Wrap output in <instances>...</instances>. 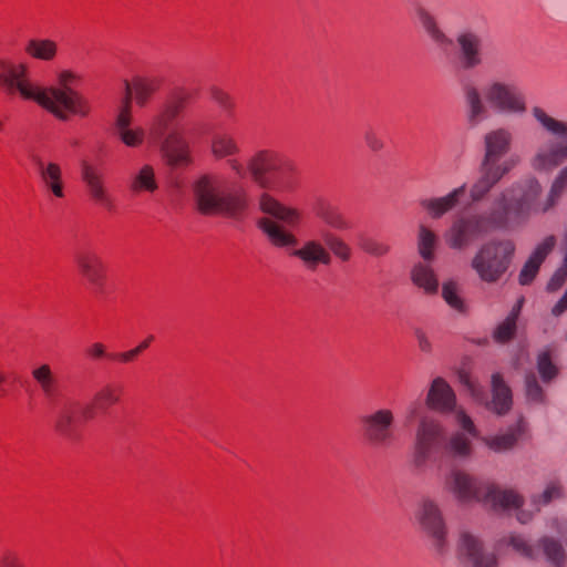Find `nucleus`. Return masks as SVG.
Here are the masks:
<instances>
[{"label": "nucleus", "mask_w": 567, "mask_h": 567, "mask_svg": "<svg viewBox=\"0 0 567 567\" xmlns=\"http://www.w3.org/2000/svg\"><path fill=\"white\" fill-rule=\"evenodd\" d=\"M210 152L216 159L227 158L228 167L238 177L244 178L249 173L262 193H285L295 187L297 167L292 161L278 152L260 150L249 157L245 167L235 157L240 153V146L235 136L227 132L214 134Z\"/></svg>", "instance_id": "f257e3e1"}, {"label": "nucleus", "mask_w": 567, "mask_h": 567, "mask_svg": "<svg viewBox=\"0 0 567 567\" xmlns=\"http://www.w3.org/2000/svg\"><path fill=\"white\" fill-rule=\"evenodd\" d=\"M258 204L259 209L271 217L261 218L258 225L274 247L289 250L290 255L299 259L310 271H315L320 265L329 266L332 262L330 251L323 241L312 238L299 246L297 236L282 225L299 226L302 220L301 210L281 204L269 193H261Z\"/></svg>", "instance_id": "f03ea898"}, {"label": "nucleus", "mask_w": 567, "mask_h": 567, "mask_svg": "<svg viewBox=\"0 0 567 567\" xmlns=\"http://www.w3.org/2000/svg\"><path fill=\"white\" fill-rule=\"evenodd\" d=\"M466 123L476 127L489 116V107L497 114L523 116L526 114L527 99L515 83L493 79L481 90L473 83L462 87Z\"/></svg>", "instance_id": "7ed1b4c3"}, {"label": "nucleus", "mask_w": 567, "mask_h": 567, "mask_svg": "<svg viewBox=\"0 0 567 567\" xmlns=\"http://www.w3.org/2000/svg\"><path fill=\"white\" fill-rule=\"evenodd\" d=\"M31 374L43 398L53 408L55 432L68 441H76L80 437L81 416L85 415L83 404L72 398L59 401V380L48 363L34 368Z\"/></svg>", "instance_id": "20e7f679"}, {"label": "nucleus", "mask_w": 567, "mask_h": 567, "mask_svg": "<svg viewBox=\"0 0 567 567\" xmlns=\"http://www.w3.org/2000/svg\"><path fill=\"white\" fill-rule=\"evenodd\" d=\"M196 208L204 215H224L231 218L240 217L248 207L247 188L235 184L221 190L217 175L203 174L192 185Z\"/></svg>", "instance_id": "39448f33"}, {"label": "nucleus", "mask_w": 567, "mask_h": 567, "mask_svg": "<svg viewBox=\"0 0 567 567\" xmlns=\"http://www.w3.org/2000/svg\"><path fill=\"white\" fill-rule=\"evenodd\" d=\"M76 80V73L62 70L58 74L59 86L41 87L32 82L33 96L30 100L62 121H66L71 114L86 116L90 112L87 101L71 89V84Z\"/></svg>", "instance_id": "423d86ee"}, {"label": "nucleus", "mask_w": 567, "mask_h": 567, "mask_svg": "<svg viewBox=\"0 0 567 567\" xmlns=\"http://www.w3.org/2000/svg\"><path fill=\"white\" fill-rule=\"evenodd\" d=\"M507 174V172H503L495 167L480 164L478 176L468 187V197L471 203L476 204L482 202ZM466 190L467 184L464 183L458 187L453 188L444 196L421 199L420 206L431 218L440 219L460 205V202Z\"/></svg>", "instance_id": "0eeeda50"}, {"label": "nucleus", "mask_w": 567, "mask_h": 567, "mask_svg": "<svg viewBox=\"0 0 567 567\" xmlns=\"http://www.w3.org/2000/svg\"><path fill=\"white\" fill-rule=\"evenodd\" d=\"M538 125L556 138L540 144L529 159L530 167L540 173H551L567 161V121L549 115L542 106L530 110Z\"/></svg>", "instance_id": "6e6552de"}, {"label": "nucleus", "mask_w": 567, "mask_h": 567, "mask_svg": "<svg viewBox=\"0 0 567 567\" xmlns=\"http://www.w3.org/2000/svg\"><path fill=\"white\" fill-rule=\"evenodd\" d=\"M540 192L539 182L535 177H527L497 193L492 199L491 207L499 217L503 227L507 228L511 221L528 216Z\"/></svg>", "instance_id": "1a4fd4ad"}, {"label": "nucleus", "mask_w": 567, "mask_h": 567, "mask_svg": "<svg viewBox=\"0 0 567 567\" xmlns=\"http://www.w3.org/2000/svg\"><path fill=\"white\" fill-rule=\"evenodd\" d=\"M495 229H504V227L489 206L482 212L468 210L457 214L443 237L451 249L464 250Z\"/></svg>", "instance_id": "9d476101"}, {"label": "nucleus", "mask_w": 567, "mask_h": 567, "mask_svg": "<svg viewBox=\"0 0 567 567\" xmlns=\"http://www.w3.org/2000/svg\"><path fill=\"white\" fill-rule=\"evenodd\" d=\"M176 111L163 110L150 125V136L158 144L164 163L172 169L186 168L193 164L189 143L178 131H169Z\"/></svg>", "instance_id": "9b49d317"}, {"label": "nucleus", "mask_w": 567, "mask_h": 567, "mask_svg": "<svg viewBox=\"0 0 567 567\" xmlns=\"http://www.w3.org/2000/svg\"><path fill=\"white\" fill-rule=\"evenodd\" d=\"M417 529L429 542L433 554L443 558L449 554V525L440 502L431 496H422L414 511Z\"/></svg>", "instance_id": "f8f14e48"}, {"label": "nucleus", "mask_w": 567, "mask_h": 567, "mask_svg": "<svg viewBox=\"0 0 567 567\" xmlns=\"http://www.w3.org/2000/svg\"><path fill=\"white\" fill-rule=\"evenodd\" d=\"M514 252L515 245L512 240H491L480 247L471 267L482 281L494 284L508 270Z\"/></svg>", "instance_id": "ddd939ff"}, {"label": "nucleus", "mask_w": 567, "mask_h": 567, "mask_svg": "<svg viewBox=\"0 0 567 567\" xmlns=\"http://www.w3.org/2000/svg\"><path fill=\"white\" fill-rule=\"evenodd\" d=\"M443 439L444 430L437 420L430 416L420 419L411 456L414 470L423 471L427 466L433 455L443 446Z\"/></svg>", "instance_id": "4468645a"}, {"label": "nucleus", "mask_w": 567, "mask_h": 567, "mask_svg": "<svg viewBox=\"0 0 567 567\" xmlns=\"http://www.w3.org/2000/svg\"><path fill=\"white\" fill-rule=\"evenodd\" d=\"M360 422L363 439L371 447L388 450L395 444V415L391 409H377L364 414Z\"/></svg>", "instance_id": "2eb2a0df"}, {"label": "nucleus", "mask_w": 567, "mask_h": 567, "mask_svg": "<svg viewBox=\"0 0 567 567\" xmlns=\"http://www.w3.org/2000/svg\"><path fill=\"white\" fill-rule=\"evenodd\" d=\"M483 504L489 506L495 513L515 512L517 522L524 525L530 523L535 517V512L524 508L525 497L523 494L513 487H502L493 482L485 485Z\"/></svg>", "instance_id": "dca6fc26"}, {"label": "nucleus", "mask_w": 567, "mask_h": 567, "mask_svg": "<svg viewBox=\"0 0 567 567\" xmlns=\"http://www.w3.org/2000/svg\"><path fill=\"white\" fill-rule=\"evenodd\" d=\"M546 526L551 534L538 538V554H543L550 567H565L567 564V518L551 517L547 520Z\"/></svg>", "instance_id": "f3484780"}, {"label": "nucleus", "mask_w": 567, "mask_h": 567, "mask_svg": "<svg viewBox=\"0 0 567 567\" xmlns=\"http://www.w3.org/2000/svg\"><path fill=\"white\" fill-rule=\"evenodd\" d=\"M513 134L506 127H496L488 131L483 137V156L480 164L495 167L509 173L516 165V159L503 157L511 151Z\"/></svg>", "instance_id": "a211bd4d"}, {"label": "nucleus", "mask_w": 567, "mask_h": 567, "mask_svg": "<svg viewBox=\"0 0 567 567\" xmlns=\"http://www.w3.org/2000/svg\"><path fill=\"white\" fill-rule=\"evenodd\" d=\"M455 422L458 429L444 440L443 450L453 460L466 461L473 455V439L478 436V430L464 410L455 412Z\"/></svg>", "instance_id": "6ab92c4d"}, {"label": "nucleus", "mask_w": 567, "mask_h": 567, "mask_svg": "<svg viewBox=\"0 0 567 567\" xmlns=\"http://www.w3.org/2000/svg\"><path fill=\"white\" fill-rule=\"evenodd\" d=\"M455 553L461 563L467 564L471 567H498L496 555L487 553L480 534L468 528L460 529Z\"/></svg>", "instance_id": "aec40b11"}, {"label": "nucleus", "mask_w": 567, "mask_h": 567, "mask_svg": "<svg viewBox=\"0 0 567 567\" xmlns=\"http://www.w3.org/2000/svg\"><path fill=\"white\" fill-rule=\"evenodd\" d=\"M487 483L461 468L451 470L444 482L445 488L462 504H483Z\"/></svg>", "instance_id": "412c9836"}, {"label": "nucleus", "mask_w": 567, "mask_h": 567, "mask_svg": "<svg viewBox=\"0 0 567 567\" xmlns=\"http://www.w3.org/2000/svg\"><path fill=\"white\" fill-rule=\"evenodd\" d=\"M529 436L528 423L524 417H519L514 424L506 430L487 435L482 439L484 445L496 454L509 453L518 445L519 442L527 440Z\"/></svg>", "instance_id": "4be33fe9"}, {"label": "nucleus", "mask_w": 567, "mask_h": 567, "mask_svg": "<svg viewBox=\"0 0 567 567\" xmlns=\"http://www.w3.org/2000/svg\"><path fill=\"white\" fill-rule=\"evenodd\" d=\"M0 85L8 93L18 92L25 100L33 96L32 81L29 78V68L25 63L12 64L0 60Z\"/></svg>", "instance_id": "5701e85b"}, {"label": "nucleus", "mask_w": 567, "mask_h": 567, "mask_svg": "<svg viewBox=\"0 0 567 567\" xmlns=\"http://www.w3.org/2000/svg\"><path fill=\"white\" fill-rule=\"evenodd\" d=\"M81 179L85 185L89 197L96 204L106 209L114 207V198L109 192L103 173L87 161H82L80 165Z\"/></svg>", "instance_id": "b1692460"}, {"label": "nucleus", "mask_w": 567, "mask_h": 567, "mask_svg": "<svg viewBox=\"0 0 567 567\" xmlns=\"http://www.w3.org/2000/svg\"><path fill=\"white\" fill-rule=\"evenodd\" d=\"M458 62L463 70H473L483 63V39L472 29L460 31L455 38Z\"/></svg>", "instance_id": "393cba45"}, {"label": "nucleus", "mask_w": 567, "mask_h": 567, "mask_svg": "<svg viewBox=\"0 0 567 567\" xmlns=\"http://www.w3.org/2000/svg\"><path fill=\"white\" fill-rule=\"evenodd\" d=\"M74 262L82 277L100 290L105 280V266L101 256L93 249H82L74 256Z\"/></svg>", "instance_id": "a878e982"}, {"label": "nucleus", "mask_w": 567, "mask_h": 567, "mask_svg": "<svg viewBox=\"0 0 567 567\" xmlns=\"http://www.w3.org/2000/svg\"><path fill=\"white\" fill-rule=\"evenodd\" d=\"M425 403L429 409L446 414L462 410L456 406V396L453 389L443 378H435L426 394Z\"/></svg>", "instance_id": "bb28decb"}, {"label": "nucleus", "mask_w": 567, "mask_h": 567, "mask_svg": "<svg viewBox=\"0 0 567 567\" xmlns=\"http://www.w3.org/2000/svg\"><path fill=\"white\" fill-rule=\"evenodd\" d=\"M125 99L135 102L138 106H145L152 95L161 87L162 79L155 75H135L132 81L124 80Z\"/></svg>", "instance_id": "cd10ccee"}, {"label": "nucleus", "mask_w": 567, "mask_h": 567, "mask_svg": "<svg viewBox=\"0 0 567 567\" xmlns=\"http://www.w3.org/2000/svg\"><path fill=\"white\" fill-rule=\"evenodd\" d=\"M34 163L44 188L51 192L55 197L63 198L64 181L61 165L55 162H44L40 157H35Z\"/></svg>", "instance_id": "c85d7f7f"}, {"label": "nucleus", "mask_w": 567, "mask_h": 567, "mask_svg": "<svg viewBox=\"0 0 567 567\" xmlns=\"http://www.w3.org/2000/svg\"><path fill=\"white\" fill-rule=\"evenodd\" d=\"M555 244L556 238L554 236H548L536 246L535 250L532 252L519 272L518 280L520 285H528L534 280L540 265L553 250Z\"/></svg>", "instance_id": "c756f323"}, {"label": "nucleus", "mask_w": 567, "mask_h": 567, "mask_svg": "<svg viewBox=\"0 0 567 567\" xmlns=\"http://www.w3.org/2000/svg\"><path fill=\"white\" fill-rule=\"evenodd\" d=\"M128 189L135 194H154L159 188L155 167L145 163L133 171L128 177Z\"/></svg>", "instance_id": "7c9ffc66"}, {"label": "nucleus", "mask_w": 567, "mask_h": 567, "mask_svg": "<svg viewBox=\"0 0 567 567\" xmlns=\"http://www.w3.org/2000/svg\"><path fill=\"white\" fill-rule=\"evenodd\" d=\"M316 216L329 228V230H348L350 221L341 208L326 198L317 199L313 207Z\"/></svg>", "instance_id": "2f4dec72"}, {"label": "nucleus", "mask_w": 567, "mask_h": 567, "mask_svg": "<svg viewBox=\"0 0 567 567\" xmlns=\"http://www.w3.org/2000/svg\"><path fill=\"white\" fill-rule=\"evenodd\" d=\"M431 261H417L410 271L412 284L426 295H436L439 292L440 282L435 270L430 265Z\"/></svg>", "instance_id": "473e14b6"}, {"label": "nucleus", "mask_w": 567, "mask_h": 567, "mask_svg": "<svg viewBox=\"0 0 567 567\" xmlns=\"http://www.w3.org/2000/svg\"><path fill=\"white\" fill-rule=\"evenodd\" d=\"M492 400L487 403V408L498 415L506 414L513 404L512 391L504 382L499 373L492 375Z\"/></svg>", "instance_id": "72a5a7b5"}, {"label": "nucleus", "mask_w": 567, "mask_h": 567, "mask_svg": "<svg viewBox=\"0 0 567 567\" xmlns=\"http://www.w3.org/2000/svg\"><path fill=\"white\" fill-rule=\"evenodd\" d=\"M58 43L48 38H32L24 44V52L32 59L50 62L58 54Z\"/></svg>", "instance_id": "f704fd0d"}, {"label": "nucleus", "mask_w": 567, "mask_h": 567, "mask_svg": "<svg viewBox=\"0 0 567 567\" xmlns=\"http://www.w3.org/2000/svg\"><path fill=\"white\" fill-rule=\"evenodd\" d=\"M498 545L511 547L520 557L528 560L538 558L537 544L534 545L525 535L512 532L498 540Z\"/></svg>", "instance_id": "c9c22d12"}, {"label": "nucleus", "mask_w": 567, "mask_h": 567, "mask_svg": "<svg viewBox=\"0 0 567 567\" xmlns=\"http://www.w3.org/2000/svg\"><path fill=\"white\" fill-rule=\"evenodd\" d=\"M416 16L422 28L434 43L437 45H450L452 43L451 38L440 28L435 17L429 10L419 8Z\"/></svg>", "instance_id": "e433bc0d"}, {"label": "nucleus", "mask_w": 567, "mask_h": 567, "mask_svg": "<svg viewBox=\"0 0 567 567\" xmlns=\"http://www.w3.org/2000/svg\"><path fill=\"white\" fill-rule=\"evenodd\" d=\"M322 240L331 257H336L341 262H348L352 258L353 249L351 245L332 230H323Z\"/></svg>", "instance_id": "4c0bfd02"}, {"label": "nucleus", "mask_w": 567, "mask_h": 567, "mask_svg": "<svg viewBox=\"0 0 567 567\" xmlns=\"http://www.w3.org/2000/svg\"><path fill=\"white\" fill-rule=\"evenodd\" d=\"M564 496L563 484L557 480L548 481L540 493H535L530 496L532 511L535 515L540 512L543 506L558 501Z\"/></svg>", "instance_id": "58836bf2"}, {"label": "nucleus", "mask_w": 567, "mask_h": 567, "mask_svg": "<svg viewBox=\"0 0 567 567\" xmlns=\"http://www.w3.org/2000/svg\"><path fill=\"white\" fill-rule=\"evenodd\" d=\"M524 299L517 300L508 316L494 330L493 338L498 343L509 341L516 332V321L522 310Z\"/></svg>", "instance_id": "ea45409f"}, {"label": "nucleus", "mask_w": 567, "mask_h": 567, "mask_svg": "<svg viewBox=\"0 0 567 567\" xmlns=\"http://www.w3.org/2000/svg\"><path fill=\"white\" fill-rule=\"evenodd\" d=\"M437 241V235L432 229L423 224L419 226L417 251L424 261H433Z\"/></svg>", "instance_id": "a19ab883"}, {"label": "nucleus", "mask_w": 567, "mask_h": 567, "mask_svg": "<svg viewBox=\"0 0 567 567\" xmlns=\"http://www.w3.org/2000/svg\"><path fill=\"white\" fill-rule=\"evenodd\" d=\"M123 393V386L110 382L104 384L95 394H94V402L100 408H109L112 405L117 404L121 401V396Z\"/></svg>", "instance_id": "79ce46f5"}, {"label": "nucleus", "mask_w": 567, "mask_h": 567, "mask_svg": "<svg viewBox=\"0 0 567 567\" xmlns=\"http://www.w3.org/2000/svg\"><path fill=\"white\" fill-rule=\"evenodd\" d=\"M442 298L455 311L463 313L466 310L463 298L460 295L458 285L453 280H447L442 286Z\"/></svg>", "instance_id": "37998d69"}, {"label": "nucleus", "mask_w": 567, "mask_h": 567, "mask_svg": "<svg viewBox=\"0 0 567 567\" xmlns=\"http://www.w3.org/2000/svg\"><path fill=\"white\" fill-rule=\"evenodd\" d=\"M359 247L372 257H384L390 252V245L371 236H359Z\"/></svg>", "instance_id": "c03bdc74"}, {"label": "nucleus", "mask_w": 567, "mask_h": 567, "mask_svg": "<svg viewBox=\"0 0 567 567\" xmlns=\"http://www.w3.org/2000/svg\"><path fill=\"white\" fill-rule=\"evenodd\" d=\"M567 187V165L558 173L555 177L545 206L542 208L543 212L548 210L555 205L556 200L561 196Z\"/></svg>", "instance_id": "a18cd8bd"}, {"label": "nucleus", "mask_w": 567, "mask_h": 567, "mask_svg": "<svg viewBox=\"0 0 567 567\" xmlns=\"http://www.w3.org/2000/svg\"><path fill=\"white\" fill-rule=\"evenodd\" d=\"M561 254H563V261L560 267L555 271L553 277L550 278L547 289L549 291H555L559 289L567 279V229L563 238L561 243Z\"/></svg>", "instance_id": "49530a36"}, {"label": "nucleus", "mask_w": 567, "mask_h": 567, "mask_svg": "<svg viewBox=\"0 0 567 567\" xmlns=\"http://www.w3.org/2000/svg\"><path fill=\"white\" fill-rule=\"evenodd\" d=\"M561 254H563V261L560 267L555 271L553 277L550 278L547 289L549 291H555L559 289L567 279V229L563 238L561 243Z\"/></svg>", "instance_id": "de8ad7c7"}, {"label": "nucleus", "mask_w": 567, "mask_h": 567, "mask_svg": "<svg viewBox=\"0 0 567 567\" xmlns=\"http://www.w3.org/2000/svg\"><path fill=\"white\" fill-rule=\"evenodd\" d=\"M127 147H140L145 140V130L141 126L128 127L115 134Z\"/></svg>", "instance_id": "09e8293b"}, {"label": "nucleus", "mask_w": 567, "mask_h": 567, "mask_svg": "<svg viewBox=\"0 0 567 567\" xmlns=\"http://www.w3.org/2000/svg\"><path fill=\"white\" fill-rule=\"evenodd\" d=\"M526 396L528 401L534 403H543L545 401V394L539 385L535 374L529 373L525 379Z\"/></svg>", "instance_id": "8fccbe9b"}, {"label": "nucleus", "mask_w": 567, "mask_h": 567, "mask_svg": "<svg viewBox=\"0 0 567 567\" xmlns=\"http://www.w3.org/2000/svg\"><path fill=\"white\" fill-rule=\"evenodd\" d=\"M131 109V101L124 97L123 105L121 106L114 123L115 134L125 128L132 127L133 117Z\"/></svg>", "instance_id": "3c124183"}, {"label": "nucleus", "mask_w": 567, "mask_h": 567, "mask_svg": "<svg viewBox=\"0 0 567 567\" xmlns=\"http://www.w3.org/2000/svg\"><path fill=\"white\" fill-rule=\"evenodd\" d=\"M152 340H153V336H150L147 339L142 341L135 348L124 351V352L113 353L110 357L112 359H115V360L122 362V363H128V362L133 361L144 350H146L150 347V343L152 342Z\"/></svg>", "instance_id": "603ef678"}, {"label": "nucleus", "mask_w": 567, "mask_h": 567, "mask_svg": "<svg viewBox=\"0 0 567 567\" xmlns=\"http://www.w3.org/2000/svg\"><path fill=\"white\" fill-rule=\"evenodd\" d=\"M537 368H538V371L542 375V379L545 381V382H548L550 381L553 378L556 377V373H557V369L556 367L553 364L550 358H549V354L546 353V352H543L538 355V360H537Z\"/></svg>", "instance_id": "864d4df0"}, {"label": "nucleus", "mask_w": 567, "mask_h": 567, "mask_svg": "<svg viewBox=\"0 0 567 567\" xmlns=\"http://www.w3.org/2000/svg\"><path fill=\"white\" fill-rule=\"evenodd\" d=\"M190 94L184 90V89H176L172 95L168 104L166 105V110L168 111H176V116L179 114V112L184 109L187 101L189 100Z\"/></svg>", "instance_id": "5fc2aeb1"}, {"label": "nucleus", "mask_w": 567, "mask_h": 567, "mask_svg": "<svg viewBox=\"0 0 567 567\" xmlns=\"http://www.w3.org/2000/svg\"><path fill=\"white\" fill-rule=\"evenodd\" d=\"M209 93L212 100L225 111H231L234 109L235 104L231 96L220 87L212 86Z\"/></svg>", "instance_id": "6e6d98bb"}, {"label": "nucleus", "mask_w": 567, "mask_h": 567, "mask_svg": "<svg viewBox=\"0 0 567 567\" xmlns=\"http://www.w3.org/2000/svg\"><path fill=\"white\" fill-rule=\"evenodd\" d=\"M364 142L372 152H379L384 147L383 140L373 130L364 133Z\"/></svg>", "instance_id": "4d7b16f0"}, {"label": "nucleus", "mask_w": 567, "mask_h": 567, "mask_svg": "<svg viewBox=\"0 0 567 567\" xmlns=\"http://www.w3.org/2000/svg\"><path fill=\"white\" fill-rule=\"evenodd\" d=\"M414 336L417 340L419 349L424 353H431L432 352V342L427 334L422 329H415Z\"/></svg>", "instance_id": "13d9d810"}, {"label": "nucleus", "mask_w": 567, "mask_h": 567, "mask_svg": "<svg viewBox=\"0 0 567 567\" xmlns=\"http://www.w3.org/2000/svg\"><path fill=\"white\" fill-rule=\"evenodd\" d=\"M87 354L93 359H102L107 355L105 346L100 342L92 343L87 349Z\"/></svg>", "instance_id": "bf43d9fd"}, {"label": "nucleus", "mask_w": 567, "mask_h": 567, "mask_svg": "<svg viewBox=\"0 0 567 567\" xmlns=\"http://www.w3.org/2000/svg\"><path fill=\"white\" fill-rule=\"evenodd\" d=\"M567 309V290L563 297L553 307L551 312L554 316H560Z\"/></svg>", "instance_id": "052dcab7"}, {"label": "nucleus", "mask_w": 567, "mask_h": 567, "mask_svg": "<svg viewBox=\"0 0 567 567\" xmlns=\"http://www.w3.org/2000/svg\"><path fill=\"white\" fill-rule=\"evenodd\" d=\"M0 567H25L17 557H4Z\"/></svg>", "instance_id": "680f3d73"}, {"label": "nucleus", "mask_w": 567, "mask_h": 567, "mask_svg": "<svg viewBox=\"0 0 567 567\" xmlns=\"http://www.w3.org/2000/svg\"><path fill=\"white\" fill-rule=\"evenodd\" d=\"M7 381V375L3 372H0V393H3L2 384Z\"/></svg>", "instance_id": "e2e57ef3"}, {"label": "nucleus", "mask_w": 567, "mask_h": 567, "mask_svg": "<svg viewBox=\"0 0 567 567\" xmlns=\"http://www.w3.org/2000/svg\"><path fill=\"white\" fill-rule=\"evenodd\" d=\"M467 386L471 389L472 393L475 394V388L470 383V381H466Z\"/></svg>", "instance_id": "0e129e2a"}, {"label": "nucleus", "mask_w": 567, "mask_h": 567, "mask_svg": "<svg viewBox=\"0 0 567 567\" xmlns=\"http://www.w3.org/2000/svg\"><path fill=\"white\" fill-rule=\"evenodd\" d=\"M70 143L74 147L79 146V141H76V140H72Z\"/></svg>", "instance_id": "69168bd1"}, {"label": "nucleus", "mask_w": 567, "mask_h": 567, "mask_svg": "<svg viewBox=\"0 0 567 567\" xmlns=\"http://www.w3.org/2000/svg\"><path fill=\"white\" fill-rule=\"evenodd\" d=\"M2 130V122L0 121V131Z\"/></svg>", "instance_id": "338daca9"}]
</instances>
